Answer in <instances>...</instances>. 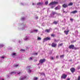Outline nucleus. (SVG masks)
I'll use <instances>...</instances> for the list:
<instances>
[{
	"label": "nucleus",
	"mask_w": 80,
	"mask_h": 80,
	"mask_svg": "<svg viewBox=\"0 0 80 80\" xmlns=\"http://www.w3.org/2000/svg\"><path fill=\"white\" fill-rule=\"evenodd\" d=\"M69 48H70V49H72V50H73L74 49V50H77V49H78V48H75V46L73 45H70L69 47Z\"/></svg>",
	"instance_id": "1"
},
{
	"label": "nucleus",
	"mask_w": 80,
	"mask_h": 80,
	"mask_svg": "<svg viewBox=\"0 0 80 80\" xmlns=\"http://www.w3.org/2000/svg\"><path fill=\"white\" fill-rule=\"evenodd\" d=\"M67 75L63 74L62 75L61 78L62 79H65L67 78Z\"/></svg>",
	"instance_id": "2"
},
{
	"label": "nucleus",
	"mask_w": 80,
	"mask_h": 80,
	"mask_svg": "<svg viewBox=\"0 0 80 80\" xmlns=\"http://www.w3.org/2000/svg\"><path fill=\"white\" fill-rule=\"evenodd\" d=\"M51 40V38L50 37H47L44 38L43 39L44 42H45V41H48V40Z\"/></svg>",
	"instance_id": "3"
},
{
	"label": "nucleus",
	"mask_w": 80,
	"mask_h": 80,
	"mask_svg": "<svg viewBox=\"0 0 80 80\" xmlns=\"http://www.w3.org/2000/svg\"><path fill=\"white\" fill-rule=\"evenodd\" d=\"M57 44L56 43H55V42H53L51 44V46L52 47H57Z\"/></svg>",
	"instance_id": "4"
},
{
	"label": "nucleus",
	"mask_w": 80,
	"mask_h": 80,
	"mask_svg": "<svg viewBox=\"0 0 80 80\" xmlns=\"http://www.w3.org/2000/svg\"><path fill=\"white\" fill-rule=\"evenodd\" d=\"M71 72L72 73H74L75 72V69L74 68H72L70 69Z\"/></svg>",
	"instance_id": "5"
},
{
	"label": "nucleus",
	"mask_w": 80,
	"mask_h": 80,
	"mask_svg": "<svg viewBox=\"0 0 80 80\" xmlns=\"http://www.w3.org/2000/svg\"><path fill=\"white\" fill-rule=\"evenodd\" d=\"M46 61V60L45 59L40 60V63H43V62H45Z\"/></svg>",
	"instance_id": "6"
},
{
	"label": "nucleus",
	"mask_w": 80,
	"mask_h": 80,
	"mask_svg": "<svg viewBox=\"0 0 80 80\" xmlns=\"http://www.w3.org/2000/svg\"><path fill=\"white\" fill-rule=\"evenodd\" d=\"M62 7L63 8H67V7H68V5L66 4H64L62 5Z\"/></svg>",
	"instance_id": "7"
},
{
	"label": "nucleus",
	"mask_w": 80,
	"mask_h": 80,
	"mask_svg": "<svg viewBox=\"0 0 80 80\" xmlns=\"http://www.w3.org/2000/svg\"><path fill=\"white\" fill-rule=\"evenodd\" d=\"M26 78H27V77L25 76H24L23 78H20L19 79V80H25V79H26Z\"/></svg>",
	"instance_id": "8"
},
{
	"label": "nucleus",
	"mask_w": 80,
	"mask_h": 80,
	"mask_svg": "<svg viewBox=\"0 0 80 80\" xmlns=\"http://www.w3.org/2000/svg\"><path fill=\"white\" fill-rule=\"evenodd\" d=\"M69 30H68L67 31H64V32L66 34V35H67L68 34V32H69Z\"/></svg>",
	"instance_id": "9"
},
{
	"label": "nucleus",
	"mask_w": 80,
	"mask_h": 80,
	"mask_svg": "<svg viewBox=\"0 0 80 80\" xmlns=\"http://www.w3.org/2000/svg\"><path fill=\"white\" fill-rule=\"evenodd\" d=\"M78 11L77 10H75L73 11H72L71 12V13H73V14H75V13H77Z\"/></svg>",
	"instance_id": "10"
},
{
	"label": "nucleus",
	"mask_w": 80,
	"mask_h": 80,
	"mask_svg": "<svg viewBox=\"0 0 80 80\" xmlns=\"http://www.w3.org/2000/svg\"><path fill=\"white\" fill-rule=\"evenodd\" d=\"M45 32H47V33H50V29H46L45 30Z\"/></svg>",
	"instance_id": "11"
},
{
	"label": "nucleus",
	"mask_w": 80,
	"mask_h": 80,
	"mask_svg": "<svg viewBox=\"0 0 80 80\" xmlns=\"http://www.w3.org/2000/svg\"><path fill=\"white\" fill-rule=\"evenodd\" d=\"M27 71L28 73H30L32 72V70L30 69H27Z\"/></svg>",
	"instance_id": "12"
},
{
	"label": "nucleus",
	"mask_w": 80,
	"mask_h": 80,
	"mask_svg": "<svg viewBox=\"0 0 80 80\" xmlns=\"http://www.w3.org/2000/svg\"><path fill=\"white\" fill-rule=\"evenodd\" d=\"M59 7H60V6H58L55 8V9L56 10H58V9H60V8H58Z\"/></svg>",
	"instance_id": "13"
},
{
	"label": "nucleus",
	"mask_w": 80,
	"mask_h": 80,
	"mask_svg": "<svg viewBox=\"0 0 80 80\" xmlns=\"http://www.w3.org/2000/svg\"><path fill=\"white\" fill-rule=\"evenodd\" d=\"M26 68L27 70L30 69L31 68V66H29L27 67Z\"/></svg>",
	"instance_id": "14"
},
{
	"label": "nucleus",
	"mask_w": 80,
	"mask_h": 80,
	"mask_svg": "<svg viewBox=\"0 0 80 80\" xmlns=\"http://www.w3.org/2000/svg\"><path fill=\"white\" fill-rule=\"evenodd\" d=\"M16 73V72L12 71L11 73H10V74H12V75H13L14 74H15Z\"/></svg>",
	"instance_id": "15"
},
{
	"label": "nucleus",
	"mask_w": 80,
	"mask_h": 80,
	"mask_svg": "<svg viewBox=\"0 0 80 80\" xmlns=\"http://www.w3.org/2000/svg\"><path fill=\"white\" fill-rule=\"evenodd\" d=\"M52 14L53 15H55V14H57V13L56 12L52 11Z\"/></svg>",
	"instance_id": "16"
},
{
	"label": "nucleus",
	"mask_w": 80,
	"mask_h": 80,
	"mask_svg": "<svg viewBox=\"0 0 80 80\" xmlns=\"http://www.w3.org/2000/svg\"><path fill=\"white\" fill-rule=\"evenodd\" d=\"M53 23L55 24V25H57V23H58V21H55L53 22Z\"/></svg>",
	"instance_id": "17"
},
{
	"label": "nucleus",
	"mask_w": 80,
	"mask_h": 80,
	"mask_svg": "<svg viewBox=\"0 0 80 80\" xmlns=\"http://www.w3.org/2000/svg\"><path fill=\"white\" fill-rule=\"evenodd\" d=\"M38 79V78L37 77H35L34 78L33 80H37Z\"/></svg>",
	"instance_id": "18"
},
{
	"label": "nucleus",
	"mask_w": 80,
	"mask_h": 80,
	"mask_svg": "<svg viewBox=\"0 0 80 80\" xmlns=\"http://www.w3.org/2000/svg\"><path fill=\"white\" fill-rule=\"evenodd\" d=\"M54 5V2H52L49 4L50 5Z\"/></svg>",
	"instance_id": "19"
},
{
	"label": "nucleus",
	"mask_w": 80,
	"mask_h": 80,
	"mask_svg": "<svg viewBox=\"0 0 80 80\" xmlns=\"http://www.w3.org/2000/svg\"><path fill=\"white\" fill-rule=\"evenodd\" d=\"M63 45V43H62L61 44H60L58 45V47H61Z\"/></svg>",
	"instance_id": "20"
},
{
	"label": "nucleus",
	"mask_w": 80,
	"mask_h": 80,
	"mask_svg": "<svg viewBox=\"0 0 80 80\" xmlns=\"http://www.w3.org/2000/svg\"><path fill=\"white\" fill-rule=\"evenodd\" d=\"M41 75H43L44 76H45V73H44L43 72H42L41 73Z\"/></svg>",
	"instance_id": "21"
},
{
	"label": "nucleus",
	"mask_w": 80,
	"mask_h": 80,
	"mask_svg": "<svg viewBox=\"0 0 80 80\" xmlns=\"http://www.w3.org/2000/svg\"><path fill=\"white\" fill-rule=\"evenodd\" d=\"M51 37H55V35L53 34H52L51 35Z\"/></svg>",
	"instance_id": "22"
},
{
	"label": "nucleus",
	"mask_w": 80,
	"mask_h": 80,
	"mask_svg": "<svg viewBox=\"0 0 80 80\" xmlns=\"http://www.w3.org/2000/svg\"><path fill=\"white\" fill-rule=\"evenodd\" d=\"M58 2H54V4H58Z\"/></svg>",
	"instance_id": "23"
},
{
	"label": "nucleus",
	"mask_w": 80,
	"mask_h": 80,
	"mask_svg": "<svg viewBox=\"0 0 80 80\" xmlns=\"http://www.w3.org/2000/svg\"><path fill=\"white\" fill-rule=\"evenodd\" d=\"M60 58H63L64 57V55H61L60 56Z\"/></svg>",
	"instance_id": "24"
},
{
	"label": "nucleus",
	"mask_w": 80,
	"mask_h": 80,
	"mask_svg": "<svg viewBox=\"0 0 80 80\" xmlns=\"http://www.w3.org/2000/svg\"><path fill=\"white\" fill-rule=\"evenodd\" d=\"M12 56H16V53H13L12 54Z\"/></svg>",
	"instance_id": "25"
},
{
	"label": "nucleus",
	"mask_w": 80,
	"mask_h": 80,
	"mask_svg": "<svg viewBox=\"0 0 80 80\" xmlns=\"http://www.w3.org/2000/svg\"><path fill=\"white\" fill-rule=\"evenodd\" d=\"M18 64H15L14 65V67H18Z\"/></svg>",
	"instance_id": "26"
},
{
	"label": "nucleus",
	"mask_w": 80,
	"mask_h": 80,
	"mask_svg": "<svg viewBox=\"0 0 80 80\" xmlns=\"http://www.w3.org/2000/svg\"><path fill=\"white\" fill-rule=\"evenodd\" d=\"M73 5V3H70L69 4H68V5L70 6V5Z\"/></svg>",
	"instance_id": "27"
},
{
	"label": "nucleus",
	"mask_w": 80,
	"mask_h": 80,
	"mask_svg": "<svg viewBox=\"0 0 80 80\" xmlns=\"http://www.w3.org/2000/svg\"><path fill=\"white\" fill-rule=\"evenodd\" d=\"M33 55H38V53H34L33 54Z\"/></svg>",
	"instance_id": "28"
},
{
	"label": "nucleus",
	"mask_w": 80,
	"mask_h": 80,
	"mask_svg": "<svg viewBox=\"0 0 80 80\" xmlns=\"http://www.w3.org/2000/svg\"><path fill=\"white\" fill-rule=\"evenodd\" d=\"M21 74V72H18L17 73V74H18V75H19Z\"/></svg>",
	"instance_id": "29"
},
{
	"label": "nucleus",
	"mask_w": 80,
	"mask_h": 80,
	"mask_svg": "<svg viewBox=\"0 0 80 80\" xmlns=\"http://www.w3.org/2000/svg\"><path fill=\"white\" fill-rule=\"evenodd\" d=\"M78 70H79V69H80V66H78Z\"/></svg>",
	"instance_id": "30"
},
{
	"label": "nucleus",
	"mask_w": 80,
	"mask_h": 80,
	"mask_svg": "<svg viewBox=\"0 0 80 80\" xmlns=\"http://www.w3.org/2000/svg\"><path fill=\"white\" fill-rule=\"evenodd\" d=\"M48 1H46V2H45V5H48Z\"/></svg>",
	"instance_id": "31"
},
{
	"label": "nucleus",
	"mask_w": 80,
	"mask_h": 80,
	"mask_svg": "<svg viewBox=\"0 0 80 80\" xmlns=\"http://www.w3.org/2000/svg\"><path fill=\"white\" fill-rule=\"evenodd\" d=\"M37 5H40V2H39L37 3Z\"/></svg>",
	"instance_id": "32"
},
{
	"label": "nucleus",
	"mask_w": 80,
	"mask_h": 80,
	"mask_svg": "<svg viewBox=\"0 0 80 80\" xmlns=\"http://www.w3.org/2000/svg\"><path fill=\"white\" fill-rule=\"evenodd\" d=\"M20 51H22L23 52H25V49H21Z\"/></svg>",
	"instance_id": "33"
},
{
	"label": "nucleus",
	"mask_w": 80,
	"mask_h": 80,
	"mask_svg": "<svg viewBox=\"0 0 80 80\" xmlns=\"http://www.w3.org/2000/svg\"><path fill=\"white\" fill-rule=\"evenodd\" d=\"M28 38H25L24 39V40H28Z\"/></svg>",
	"instance_id": "34"
},
{
	"label": "nucleus",
	"mask_w": 80,
	"mask_h": 80,
	"mask_svg": "<svg viewBox=\"0 0 80 80\" xmlns=\"http://www.w3.org/2000/svg\"><path fill=\"white\" fill-rule=\"evenodd\" d=\"M78 80H80V76H79L78 78Z\"/></svg>",
	"instance_id": "35"
},
{
	"label": "nucleus",
	"mask_w": 80,
	"mask_h": 80,
	"mask_svg": "<svg viewBox=\"0 0 80 80\" xmlns=\"http://www.w3.org/2000/svg\"><path fill=\"white\" fill-rule=\"evenodd\" d=\"M34 32H38V30H34Z\"/></svg>",
	"instance_id": "36"
},
{
	"label": "nucleus",
	"mask_w": 80,
	"mask_h": 80,
	"mask_svg": "<svg viewBox=\"0 0 80 80\" xmlns=\"http://www.w3.org/2000/svg\"><path fill=\"white\" fill-rule=\"evenodd\" d=\"M24 19H25V18L24 17H22V18H21L22 20H24Z\"/></svg>",
	"instance_id": "37"
},
{
	"label": "nucleus",
	"mask_w": 80,
	"mask_h": 80,
	"mask_svg": "<svg viewBox=\"0 0 80 80\" xmlns=\"http://www.w3.org/2000/svg\"><path fill=\"white\" fill-rule=\"evenodd\" d=\"M54 59V58H53V57H51V60H53Z\"/></svg>",
	"instance_id": "38"
},
{
	"label": "nucleus",
	"mask_w": 80,
	"mask_h": 80,
	"mask_svg": "<svg viewBox=\"0 0 80 80\" xmlns=\"http://www.w3.org/2000/svg\"><path fill=\"white\" fill-rule=\"evenodd\" d=\"M73 19L72 18H70V20H71V21H73Z\"/></svg>",
	"instance_id": "39"
},
{
	"label": "nucleus",
	"mask_w": 80,
	"mask_h": 80,
	"mask_svg": "<svg viewBox=\"0 0 80 80\" xmlns=\"http://www.w3.org/2000/svg\"><path fill=\"white\" fill-rule=\"evenodd\" d=\"M3 47V45H0V47Z\"/></svg>",
	"instance_id": "40"
},
{
	"label": "nucleus",
	"mask_w": 80,
	"mask_h": 80,
	"mask_svg": "<svg viewBox=\"0 0 80 80\" xmlns=\"http://www.w3.org/2000/svg\"><path fill=\"white\" fill-rule=\"evenodd\" d=\"M29 59H30V60H32V57H30Z\"/></svg>",
	"instance_id": "41"
},
{
	"label": "nucleus",
	"mask_w": 80,
	"mask_h": 80,
	"mask_svg": "<svg viewBox=\"0 0 80 80\" xmlns=\"http://www.w3.org/2000/svg\"><path fill=\"white\" fill-rule=\"evenodd\" d=\"M43 2H42L40 3V5H43Z\"/></svg>",
	"instance_id": "42"
},
{
	"label": "nucleus",
	"mask_w": 80,
	"mask_h": 80,
	"mask_svg": "<svg viewBox=\"0 0 80 80\" xmlns=\"http://www.w3.org/2000/svg\"><path fill=\"white\" fill-rule=\"evenodd\" d=\"M56 58H58V56H56Z\"/></svg>",
	"instance_id": "43"
},
{
	"label": "nucleus",
	"mask_w": 80,
	"mask_h": 80,
	"mask_svg": "<svg viewBox=\"0 0 80 80\" xmlns=\"http://www.w3.org/2000/svg\"><path fill=\"white\" fill-rule=\"evenodd\" d=\"M1 58H3V59H4L5 58L4 57H1Z\"/></svg>",
	"instance_id": "44"
},
{
	"label": "nucleus",
	"mask_w": 80,
	"mask_h": 80,
	"mask_svg": "<svg viewBox=\"0 0 80 80\" xmlns=\"http://www.w3.org/2000/svg\"><path fill=\"white\" fill-rule=\"evenodd\" d=\"M7 78H8V77H9V75H7Z\"/></svg>",
	"instance_id": "45"
},
{
	"label": "nucleus",
	"mask_w": 80,
	"mask_h": 80,
	"mask_svg": "<svg viewBox=\"0 0 80 80\" xmlns=\"http://www.w3.org/2000/svg\"><path fill=\"white\" fill-rule=\"evenodd\" d=\"M40 37L38 38V40H40Z\"/></svg>",
	"instance_id": "46"
},
{
	"label": "nucleus",
	"mask_w": 80,
	"mask_h": 80,
	"mask_svg": "<svg viewBox=\"0 0 80 80\" xmlns=\"http://www.w3.org/2000/svg\"><path fill=\"white\" fill-rule=\"evenodd\" d=\"M54 7L52 6V7H51V8H53Z\"/></svg>",
	"instance_id": "47"
},
{
	"label": "nucleus",
	"mask_w": 80,
	"mask_h": 80,
	"mask_svg": "<svg viewBox=\"0 0 80 80\" xmlns=\"http://www.w3.org/2000/svg\"><path fill=\"white\" fill-rule=\"evenodd\" d=\"M54 42H57V40H56V39H54Z\"/></svg>",
	"instance_id": "48"
},
{
	"label": "nucleus",
	"mask_w": 80,
	"mask_h": 80,
	"mask_svg": "<svg viewBox=\"0 0 80 80\" xmlns=\"http://www.w3.org/2000/svg\"><path fill=\"white\" fill-rule=\"evenodd\" d=\"M67 80H70V78H68L67 79Z\"/></svg>",
	"instance_id": "49"
},
{
	"label": "nucleus",
	"mask_w": 80,
	"mask_h": 80,
	"mask_svg": "<svg viewBox=\"0 0 80 80\" xmlns=\"http://www.w3.org/2000/svg\"><path fill=\"white\" fill-rule=\"evenodd\" d=\"M38 17H36V19H38Z\"/></svg>",
	"instance_id": "50"
},
{
	"label": "nucleus",
	"mask_w": 80,
	"mask_h": 80,
	"mask_svg": "<svg viewBox=\"0 0 80 80\" xmlns=\"http://www.w3.org/2000/svg\"><path fill=\"white\" fill-rule=\"evenodd\" d=\"M63 13H65V11H63Z\"/></svg>",
	"instance_id": "51"
},
{
	"label": "nucleus",
	"mask_w": 80,
	"mask_h": 80,
	"mask_svg": "<svg viewBox=\"0 0 80 80\" xmlns=\"http://www.w3.org/2000/svg\"><path fill=\"white\" fill-rule=\"evenodd\" d=\"M1 80H4V79L3 78Z\"/></svg>",
	"instance_id": "52"
},
{
	"label": "nucleus",
	"mask_w": 80,
	"mask_h": 80,
	"mask_svg": "<svg viewBox=\"0 0 80 80\" xmlns=\"http://www.w3.org/2000/svg\"><path fill=\"white\" fill-rule=\"evenodd\" d=\"M32 5H34V3H32Z\"/></svg>",
	"instance_id": "53"
},
{
	"label": "nucleus",
	"mask_w": 80,
	"mask_h": 80,
	"mask_svg": "<svg viewBox=\"0 0 80 80\" xmlns=\"http://www.w3.org/2000/svg\"><path fill=\"white\" fill-rule=\"evenodd\" d=\"M39 64H40L39 63L38 64V65H39Z\"/></svg>",
	"instance_id": "54"
},
{
	"label": "nucleus",
	"mask_w": 80,
	"mask_h": 80,
	"mask_svg": "<svg viewBox=\"0 0 80 80\" xmlns=\"http://www.w3.org/2000/svg\"><path fill=\"white\" fill-rule=\"evenodd\" d=\"M66 13H67V12H65Z\"/></svg>",
	"instance_id": "55"
},
{
	"label": "nucleus",
	"mask_w": 80,
	"mask_h": 80,
	"mask_svg": "<svg viewBox=\"0 0 80 80\" xmlns=\"http://www.w3.org/2000/svg\"><path fill=\"white\" fill-rule=\"evenodd\" d=\"M39 62H40V61H39Z\"/></svg>",
	"instance_id": "56"
},
{
	"label": "nucleus",
	"mask_w": 80,
	"mask_h": 80,
	"mask_svg": "<svg viewBox=\"0 0 80 80\" xmlns=\"http://www.w3.org/2000/svg\"><path fill=\"white\" fill-rule=\"evenodd\" d=\"M40 39H41V38H40Z\"/></svg>",
	"instance_id": "57"
}]
</instances>
